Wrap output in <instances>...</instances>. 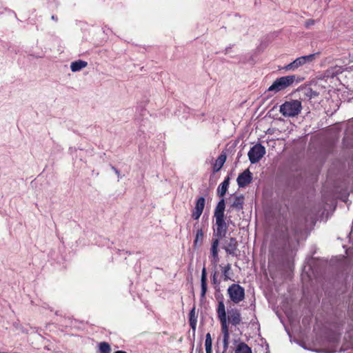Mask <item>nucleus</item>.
<instances>
[{
    "instance_id": "nucleus-25",
    "label": "nucleus",
    "mask_w": 353,
    "mask_h": 353,
    "mask_svg": "<svg viewBox=\"0 0 353 353\" xmlns=\"http://www.w3.org/2000/svg\"><path fill=\"white\" fill-rule=\"evenodd\" d=\"M212 340L211 338V335L210 333H207L205 336V347H212Z\"/></svg>"
},
{
    "instance_id": "nucleus-3",
    "label": "nucleus",
    "mask_w": 353,
    "mask_h": 353,
    "mask_svg": "<svg viewBox=\"0 0 353 353\" xmlns=\"http://www.w3.org/2000/svg\"><path fill=\"white\" fill-rule=\"evenodd\" d=\"M302 110L301 102L299 100L285 101L280 106V112L284 117H293L297 116Z\"/></svg>"
},
{
    "instance_id": "nucleus-5",
    "label": "nucleus",
    "mask_w": 353,
    "mask_h": 353,
    "mask_svg": "<svg viewBox=\"0 0 353 353\" xmlns=\"http://www.w3.org/2000/svg\"><path fill=\"white\" fill-rule=\"evenodd\" d=\"M228 294L230 300L234 303H239L245 299V290L239 284L233 283L228 288Z\"/></svg>"
},
{
    "instance_id": "nucleus-1",
    "label": "nucleus",
    "mask_w": 353,
    "mask_h": 353,
    "mask_svg": "<svg viewBox=\"0 0 353 353\" xmlns=\"http://www.w3.org/2000/svg\"><path fill=\"white\" fill-rule=\"evenodd\" d=\"M216 312L218 319L221 323V332L223 335V350L226 351L228 348L230 339L229 323L234 326L240 324L241 322V315L238 309L233 308L228 310V316L227 318L225 304L223 301H219Z\"/></svg>"
},
{
    "instance_id": "nucleus-17",
    "label": "nucleus",
    "mask_w": 353,
    "mask_h": 353,
    "mask_svg": "<svg viewBox=\"0 0 353 353\" xmlns=\"http://www.w3.org/2000/svg\"><path fill=\"white\" fill-rule=\"evenodd\" d=\"M88 65V63L85 61L79 60L77 61H74L70 65V69L72 72L79 71L80 70L85 68Z\"/></svg>"
},
{
    "instance_id": "nucleus-31",
    "label": "nucleus",
    "mask_w": 353,
    "mask_h": 353,
    "mask_svg": "<svg viewBox=\"0 0 353 353\" xmlns=\"http://www.w3.org/2000/svg\"><path fill=\"white\" fill-rule=\"evenodd\" d=\"M114 353H127V352L125 351H123V350H118V351H116Z\"/></svg>"
},
{
    "instance_id": "nucleus-23",
    "label": "nucleus",
    "mask_w": 353,
    "mask_h": 353,
    "mask_svg": "<svg viewBox=\"0 0 353 353\" xmlns=\"http://www.w3.org/2000/svg\"><path fill=\"white\" fill-rule=\"evenodd\" d=\"M223 276V280L228 281L229 279H231L230 276V274L231 272V265L230 263H228L222 270Z\"/></svg>"
},
{
    "instance_id": "nucleus-30",
    "label": "nucleus",
    "mask_w": 353,
    "mask_h": 353,
    "mask_svg": "<svg viewBox=\"0 0 353 353\" xmlns=\"http://www.w3.org/2000/svg\"><path fill=\"white\" fill-rule=\"evenodd\" d=\"M51 19H52V20H54V21H57V20H58L57 17L56 16H54V15H52V16L51 17Z\"/></svg>"
},
{
    "instance_id": "nucleus-7",
    "label": "nucleus",
    "mask_w": 353,
    "mask_h": 353,
    "mask_svg": "<svg viewBox=\"0 0 353 353\" xmlns=\"http://www.w3.org/2000/svg\"><path fill=\"white\" fill-rule=\"evenodd\" d=\"M303 93L305 99L314 104H319L322 100V94L317 89L307 87L303 89Z\"/></svg>"
},
{
    "instance_id": "nucleus-28",
    "label": "nucleus",
    "mask_w": 353,
    "mask_h": 353,
    "mask_svg": "<svg viewBox=\"0 0 353 353\" xmlns=\"http://www.w3.org/2000/svg\"><path fill=\"white\" fill-rule=\"evenodd\" d=\"M206 353H212V347H205Z\"/></svg>"
},
{
    "instance_id": "nucleus-10",
    "label": "nucleus",
    "mask_w": 353,
    "mask_h": 353,
    "mask_svg": "<svg viewBox=\"0 0 353 353\" xmlns=\"http://www.w3.org/2000/svg\"><path fill=\"white\" fill-rule=\"evenodd\" d=\"M205 200L203 196H200L196 201L195 207L192 213V217L194 220H198L201 216L204 207H205Z\"/></svg>"
},
{
    "instance_id": "nucleus-24",
    "label": "nucleus",
    "mask_w": 353,
    "mask_h": 353,
    "mask_svg": "<svg viewBox=\"0 0 353 353\" xmlns=\"http://www.w3.org/2000/svg\"><path fill=\"white\" fill-rule=\"evenodd\" d=\"M99 346L100 353H110L111 348L107 342H101Z\"/></svg>"
},
{
    "instance_id": "nucleus-13",
    "label": "nucleus",
    "mask_w": 353,
    "mask_h": 353,
    "mask_svg": "<svg viewBox=\"0 0 353 353\" xmlns=\"http://www.w3.org/2000/svg\"><path fill=\"white\" fill-rule=\"evenodd\" d=\"M201 297L204 299L207 292V272L205 265L203 267L201 278Z\"/></svg>"
},
{
    "instance_id": "nucleus-8",
    "label": "nucleus",
    "mask_w": 353,
    "mask_h": 353,
    "mask_svg": "<svg viewBox=\"0 0 353 353\" xmlns=\"http://www.w3.org/2000/svg\"><path fill=\"white\" fill-rule=\"evenodd\" d=\"M315 55V54H311L299 57L296 59L293 62L287 65L285 68L288 70L296 69L307 62H312L314 59Z\"/></svg>"
},
{
    "instance_id": "nucleus-15",
    "label": "nucleus",
    "mask_w": 353,
    "mask_h": 353,
    "mask_svg": "<svg viewBox=\"0 0 353 353\" xmlns=\"http://www.w3.org/2000/svg\"><path fill=\"white\" fill-rule=\"evenodd\" d=\"M225 161H226V155L225 154H220L219 156V157L217 158V159L216 160V162L214 165L213 172H219L223 167Z\"/></svg>"
},
{
    "instance_id": "nucleus-22",
    "label": "nucleus",
    "mask_w": 353,
    "mask_h": 353,
    "mask_svg": "<svg viewBox=\"0 0 353 353\" xmlns=\"http://www.w3.org/2000/svg\"><path fill=\"white\" fill-rule=\"evenodd\" d=\"M342 72L341 68L339 66H335L333 68H330L328 70H327L326 73L327 76L334 77L339 73Z\"/></svg>"
},
{
    "instance_id": "nucleus-6",
    "label": "nucleus",
    "mask_w": 353,
    "mask_h": 353,
    "mask_svg": "<svg viewBox=\"0 0 353 353\" xmlns=\"http://www.w3.org/2000/svg\"><path fill=\"white\" fill-rule=\"evenodd\" d=\"M265 154V149L261 144L258 143L252 147L248 152V157L251 163L259 162Z\"/></svg>"
},
{
    "instance_id": "nucleus-2",
    "label": "nucleus",
    "mask_w": 353,
    "mask_h": 353,
    "mask_svg": "<svg viewBox=\"0 0 353 353\" xmlns=\"http://www.w3.org/2000/svg\"><path fill=\"white\" fill-rule=\"evenodd\" d=\"M225 200L222 199L218 202L214 212V216L216 221L214 235L219 239H222L225 236L229 221L232 222L230 217H229L228 223H227L225 222Z\"/></svg>"
},
{
    "instance_id": "nucleus-11",
    "label": "nucleus",
    "mask_w": 353,
    "mask_h": 353,
    "mask_svg": "<svg viewBox=\"0 0 353 353\" xmlns=\"http://www.w3.org/2000/svg\"><path fill=\"white\" fill-rule=\"evenodd\" d=\"M238 248V242L236 239L234 237H231L229 239L228 243L225 246H224V250L225 252L232 255V256H237L236 250Z\"/></svg>"
},
{
    "instance_id": "nucleus-9",
    "label": "nucleus",
    "mask_w": 353,
    "mask_h": 353,
    "mask_svg": "<svg viewBox=\"0 0 353 353\" xmlns=\"http://www.w3.org/2000/svg\"><path fill=\"white\" fill-rule=\"evenodd\" d=\"M252 174L249 169H246L237 177L236 181L240 188H244L252 182Z\"/></svg>"
},
{
    "instance_id": "nucleus-29",
    "label": "nucleus",
    "mask_w": 353,
    "mask_h": 353,
    "mask_svg": "<svg viewBox=\"0 0 353 353\" xmlns=\"http://www.w3.org/2000/svg\"><path fill=\"white\" fill-rule=\"evenodd\" d=\"M112 169L114 170L115 173H116L118 176H119V174H120V173H119V171L116 168H114V167H112Z\"/></svg>"
},
{
    "instance_id": "nucleus-26",
    "label": "nucleus",
    "mask_w": 353,
    "mask_h": 353,
    "mask_svg": "<svg viewBox=\"0 0 353 353\" xmlns=\"http://www.w3.org/2000/svg\"><path fill=\"white\" fill-rule=\"evenodd\" d=\"M315 21L314 19H308L305 23V26L307 28H309L310 26L314 25Z\"/></svg>"
},
{
    "instance_id": "nucleus-4",
    "label": "nucleus",
    "mask_w": 353,
    "mask_h": 353,
    "mask_svg": "<svg viewBox=\"0 0 353 353\" xmlns=\"http://www.w3.org/2000/svg\"><path fill=\"white\" fill-rule=\"evenodd\" d=\"M295 79V75H289L278 78L274 81L272 85L269 87L268 91L276 93L283 90L291 85L294 82Z\"/></svg>"
},
{
    "instance_id": "nucleus-12",
    "label": "nucleus",
    "mask_w": 353,
    "mask_h": 353,
    "mask_svg": "<svg viewBox=\"0 0 353 353\" xmlns=\"http://www.w3.org/2000/svg\"><path fill=\"white\" fill-rule=\"evenodd\" d=\"M220 239H221L216 238V239H214L212 240L210 252H211L212 256L213 257V259L212 260V263L214 264H216L219 260V254H218V246L219 244Z\"/></svg>"
},
{
    "instance_id": "nucleus-14",
    "label": "nucleus",
    "mask_w": 353,
    "mask_h": 353,
    "mask_svg": "<svg viewBox=\"0 0 353 353\" xmlns=\"http://www.w3.org/2000/svg\"><path fill=\"white\" fill-rule=\"evenodd\" d=\"M230 183V178L227 177L225 179V180L219 185L218 190H217V194L220 197H223L228 188Z\"/></svg>"
},
{
    "instance_id": "nucleus-19",
    "label": "nucleus",
    "mask_w": 353,
    "mask_h": 353,
    "mask_svg": "<svg viewBox=\"0 0 353 353\" xmlns=\"http://www.w3.org/2000/svg\"><path fill=\"white\" fill-rule=\"evenodd\" d=\"M189 322L191 328L193 330V331H195L196 323H197V318L195 315V309L194 307L191 310L189 314Z\"/></svg>"
},
{
    "instance_id": "nucleus-16",
    "label": "nucleus",
    "mask_w": 353,
    "mask_h": 353,
    "mask_svg": "<svg viewBox=\"0 0 353 353\" xmlns=\"http://www.w3.org/2000/svg\"><path fill=\"white\" fill-rule=\"evenodd\" d=\"M244 203V196L243 195L235 196L234 201L231 205L232 208L236 209L237 210H241L243 208Z\"/></svg>"
},
{
    "instance_id": "nucleus-27",
    "label": "nucleus",
    "mask_w": 353,
    "mask_h": 353,
    "mask_svg": "<svg viewBox=\"0 0 353 353\" xmlns=\"http://www.w3.org/2000/svg\"><path fill=\"white\" fill-rule=\"evenodd\" d=\"M212 282L215 284L216 283V272H214L212 274Z\"/></svg>"
},
{
    "instance_id": "nucleus-20",
    "label": "nucleus",
    "mask_w": 353,
    "mask_h": 353,
    "mask_svg": "<svg viewBox=\"0 0 353 353\" xmlns=\"http://www.w3.org/2000/svg\"><path fill=\"white\" fill-rule=\"evenodd\" d=\"M203 239V232L202 229L197 230L195 239L194 241V246L201 245Z\"/></svg>"
},
{
    "instance_id": "nucleus-21",
    "label": "nucleus",
    "mask_w": 353,
    "mask_h": 353,
    "mask_svg": "<svg viewBox=\"0 0 353 353\" xmlns=\"http://www.w3.org/2000/svg\"><path fill=\"white\" fill-rule=\"evenodd\" d=\"M278 232H281V239H282L284 241H289L290 239V233L288 232V229L287 227H284V229H283V228H279Z\"/></svg>"
},
{
    "instance_id": "nucleus-18",
    "label": "nucleus",
    "mask_w": 353,
    "mask_h": 353,
    "mask_svg": "<svg viewBox=\"0 0 353 353\" xmlns=\"http://www.w3.org/2000/svg\"><path fill=\"white\" fill-rule=\"evenodd\" d=\"M234 353H252V349L244 342H241L236 347Z\"/></svg>"
}]
</instances>
